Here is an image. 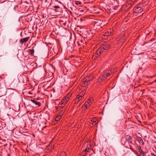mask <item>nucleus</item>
<instances>
[{"mask_svg":"<svg viewBox=\"0 0 156 156\" xmlns=\"http://www.w3.org/2000/svg\"><path fill=\"white\" fill-rule=\"evenodd\" d=\"M82 98L80 96H79L77 95L76 97V98L75 100L74 104H77L82 99Z\"/></svg>","mask_w":156,"mask_h":156,"instance_id":"f8f14e48","label":"nucleus"},{"mask_svg":"<svg viewBox=\"0 0 156 156\" xmlns=\"http://www.w3.org/2000/svg\"><path fill=\"white\" fill-rule=\"evenodd\" d=\"M68 100H67L65 97L63 98L62 100L61 101V102H62V105L63 106H65L66 103H67Z\"/></svg>","mask_w":156,"mask_h":156,"instance_id":"aec40b11","label":"nucleus"},{"mask_svg":"<svg viewBox=\"0 0 156 156\" xmlns=\"http://www.w3.org/2000/svg\"><path fill=\"white\" fill-rule=\"evenodd\" d=\"M138 151L140 154V155H141L142 153H144V152L143 151L141 148V147L140 146L139 147V148L138 149Z\"/></svg>","mask_w":156,"mask_h":156,"instance_id":"cd10ccee","label":"nucleus"},{"mask_svg":"<svg viewBox=\"0 0 156 156\" xmlns=\"http://www.w3.org/2000/svg\"><path fill=\"white\" fill-rule=\"evenodd\" d=\"M151 41L152 40H150L149 41Z\"/></svg>","mask_w":156,"mask_h":156,"instance_id":"864d4df0","label":"nucleus"},{"mask_svg":"<svg viewBox=\"0 0 156 156\" xmlns=\"http://www.w3.org/2000/svg\"><path fill=\"white\" fill-rule=\"evenodd\" d=\"M134 9H139V10H141V9H143V8L141 6H139L137 5V6H136L134 7Z\"/></svg>","mask_w":156,"mask_h":156,"instance_id":"c756f323","label":"nucleus"},{"mask_svg":"<svg viewBox=\"0 0 156 156\" xmlns=\"http://www.w3.org/2000/svg\"><path fill=\"white\" fill-rule=\"evenodd\" d=\"M88 101L91 104H92L93 102V99L92 98H89V100Z\"/></svg>","mask_w":156,"mask_h":156,"instance_id":"2f4dec72","label":"nucleus"},{"mask_svg":"<svg viewBox=\"0 0 156 156\" xmlns=\"http://www.w3.org/2000/svg\"><path fill=\"white\" fill-rule=\"evenodd\" d=\"M29 38V37L24 38H23L21 39L20 40V42L21 43L23 44V43L26 42L28 41Z\"/></svg>","mask_w":156,"mask_h":156,"instance_id":"2eb2a0df","label":"nucleus"},{"mask_svg":"<svg viewBox=\"0 0 156 156\" xmlns=\"http://www.w3.org/2000/svg\"><path fill=\"white\" fill-rule=\"evenodd\" d=\"M63 12L62 10H51L50 14L52 16H58L60 15H63Z\"/></svg>","mask_w":156,"mask_h":156,"instance_id":"f257e3e1","label":"nucleus"},{"mask_svg":"<svg viewBox=\"0 0 156 156\" xmlns=\"http://www.w3.org/2000/svg\"><path fill=\"white\" fill-rule=\"evenodd\" d=\"M87 150L89 151V150H90V149L89 148V147H88V146H87V147L86 148Z\"/></svg>","mask_w":156,"mask_h":156,"instance_id":"a19ab883","label":"nucleus"},{"mask_svg":"<svg viewBox=\"0 0 156 156\" xmlns=\"http://www.w3.org/2000/svg\"><path fill=\"white\" fill-rule=\"evenodd\" d=\"M12 7H14V9H16V7H17V8H18V5H16V6H14V5H12Z\"/></svg>","mask_w":156,"mask_h":156,"instance_id":"4c0bfd02","label":"nucleus"},{"mask_svg":"<svg viewBox=\"0 0 156 156\" xmlns=\"http://www.w3.org/2000/svg\"><path fill=\"white\" fill-rule=\"evenodd\" d=\"M140 156H145V155L144 152V153H142L141 155H140Z\"/></svg>","mask_w":156,"mask_h":156,"instance_id":"a18cd8bd","label":"nucleus"},{"mask_svg":"<svg viewBox=\"0 0 156 156\" xmlns=\"http://www.w3.org/2000/svg\"><path fill=\"white\" fill-rule=\"evenodd\" d=\"M95 13H96L95 14L97 15L99 13V12H95Z\"/></svg>","mask_w":156,"mask_h":156,"instance_id":"de8ad7c7","label":"nucleus"},{"mask_svg":"<svg viewBox=\"0 0 156 156\" xmlns=\"http://www.w3.org/2000/svg\"><path fill=\"white\" fill-rule=\"evenodd\" d=\"M71 96V94H68L66 97H65L67 100L68 101L69 98Z\"/></svg>","mask_w":156,"mask_h":156,"instance_id":"c85d7f7f","label":"nucleus"},{"mask_svg":"<svg viewBox=\"0 0 156 156\" xmlns=\"http://www.w3.org/2000/svg\"><path fill=\"white\" fill-rule=\"evenodd\" d=\"M55 108L57 110H58L59 109L61 108L59 107V106H58V107L56 106Z\"/></svg>","mask_w":156,"mask_h":156,"instance_id":"79ce46f5","label":"nucleus"},{"mask_svg":"<svg viewBox=\"0 0 156 156\" xmlns=\"http://www.w3.org/2000/svg\"><path fill=\"white\" fill-rule=\"evenodd\" d=\"M76 4L77 5H81V3L80 2L76 1Z\"/></svg>","mask_w":156,"mask_h":156,"instance_id":"f704fd0d","label":"nucleus"},{"mask_svg":"<svg viewBox=\"0 0 156 156\" xmlns=\"http://www.w3.org/2000/svg\"><path fill=\"white\" fill-rule=\"evenodd\" d=\"M84 39H78V43L79 45H83L84 44Z\"/></svg>","mask_w":156,"mask_h":156,"instance_id":"6ab92c4d","label":"nucleus"},{"mask_svg":"<svg viewBox=\"0 0 156 156\" xmlns=\"http://www.w3.org/2000/svg\"><path fill=\"white\" fill-rule=\"evenodd\" d=\"M59 156H62V155H60Z\"/></svg>","mask_w":156,"mask_h":156,"instance_id":"bf43d9fd","label":"nucleus"},{"mask_svg":"<svg viewBox=\"0 0 156 156\" xmlns=\"http://www.w3.org/2000/svg\"><path fill=\"white\" fill-rule=\"evenodd\" d=\"M95 13H96L95 14L97 15L99 13V12H95Z\"/></svg>","mask_w":156,"mask_h":156,"instance_id":"09e8293b","label":"nucleus"},{"mask_svg":"<svg viewBox=\"0 0 156 156\" xmlns=\"http://www.w3.org/2000/svg\"><path fill=\"white\" fill-rule=\"evenodd\" d=\"M103 51L105 50H108L110 48V46L108 44H105L101 45L100 47Z\"/></svg>","mask_w":156,"mask_h":156,"instance_id":"39448f33","label":"nucleus"},{"mask_svg":"<svg viewBox=\"0 0 156 156\" xmlns=\"http://www.w3.org/2000/svg\"><path fill=\"white\" fill-rule=\"evenodd\" d=\"M64 154H65V152H64Z\"/></svg>","mask_w":156,"mask_h":156,"instance_id":"6e6d98bb","label":"nucleus"},{"mask_svg":"<svg viewBox=\"0 0 156 156\" xmlns=\"http://www.w3.org/2000/svg\"><path fill=\"white\" fill-rule=\"evenodd\" d=\"M133 12L134 15H136L138 16V17L142 15V14H141L142 11L141 10H135V11H133Z\"/></svg>","mask_w":156,"mask_h":156,"instance_id":"1a4fd4ad","label":"nucleus"},{"mask_svg":"<svg viewBox=\"0 0 156 156\" xmlns=\"http://www.w3.org/2000/svg\"><path fill=\"white\" fill-rule=\"evenodd\" d=\"M83 151H84L85 152V153H86L89 152L86 149L85 150H84Z\"/></svg>","mask_w":156,"mask_h":156,"instance_id":"37998d69","label":"nucleus"},{"mask_svg":"<svg viewBox=\"0 0 156 156\" xmlns=\"http://www.w3.org/2000/svg\"><path fill=\"white\" fill-rule=\"evenodd\" d=\"M94 22V26L96 27L101 26V25L102 24L100 20H96Z\"/></svg>","mask_w":156,"mask_h":156,"instance_id":"9b49d317","label":"nucleus"},{"mask_svg":"<svg viewBox=\"0 0 156 156\" xmlns=\"http://www.w3.org/2000/svg\"><path fill=\"white\" fill-rule=\"evenodd\" d=\"M54 7L55 8H57V9H58V8H59V7L58 6V5H57V6H54Z\"/></svg>","mask_w":156,"mask_h":156,"instance_id":"ea45409f","label":"nucleus"},{"mask_svg":"<svg viewBox=\"0 0 156 156\" xmlns=\"http://www.w3.org/2000/svg\"><path fill=\"white\" fill-rule=\"evenodd\" d=\"M7 145V144L6 143L4 144V145H2L3 147H5Z\"/></svg>","mask_w":156,"mask_h":156,"instance_id":"49530a36","label":"nucleus"},{"mask_svg":"<svg viewBox=\"0 0 156 156\" xmlns=\"http://www.w3.org/2000/svg\"><path fill=\"white\" fill-rule=\"evenodd\" d=\"M114 9V10H116V9H115V8Z\"/></svg>","mask_w":156,"mask_h":156,"instance_id":"5fc2aeb1","label":"nucleus"},{"mask_svg":"<svg viewBox=\"0 0 156 156\" xmlns=\"http://www.w3.org/2000/svg\"><path fill=\"white\" fill-rule=\"evenodd\" d=\"M58 106H59V107L61 108H62L64 106L62 105L61 102L59 103Z\"/></svg>","mask_w":156,"mask_h":156,"instance_id":"7c9ffc66","label":"nucleus"},{"mask_svg":"<svg viewBox=\"0 0 156 156\" xmlns=\"http://www.w3.org/2000/svg\"><path fill=\"white\" fill-rule=\"evenodd\" d=\"M154 82H156V80H154V81H153V82H152V83H151V84H152V83H153Z\"/></svg>","mask_w":156,"mask_h":156,"instance_id":"3c124183","label":"nucleus"},{"mask_svg":"<svg viewBox=\"0 0 156 156\" xmlns=\"http://www.w3.org/2000/svg\"><path fill=\"white\" fill-rule=\"evenodd\" d=\"M68 11L73 15V16L78 17L82 15V13L84 12V10H72L73 12H71L70 10Z\"/></svg>","mask_w":156,"mask_h":156,"instance_id":"f03ea898","label":"nucleus"},{"mask_svg":"<svg viewBox=\"0 0 156 156\" xmlns=\"http://www.w3.org/2000/svg\"><path fill=\"white\" fill-rule=\"evenodd\" d=\"M114 69L106 70L104 73V75L107 78V76L112 75L114 73Z\"/></svg>","mask_w":156,"mask_h":156,"instance_id":"7ed1b4c3","label":"nucleus"},{"mask_svg":"<svg viewBox=\"0 0 156 156\" xmlns=\"http://www.w3.org/2000/svg\"><path fill=\"white\" fill-rule=\"evenodd\" d=\"M42 133L45 134H48L49 132V129L47 128V126H45L43 127L42 129Z\"/></svg>","mask_w":156,"mask_h":156,"instance_id":"0eeeda50","label":"nucleus"},{"mask_svg":"<svg viewBox=\"0 0 156 156\" xmlns=\"http://www.w3.org/2000/svg\"><path fill=\"white\" fill-rule=\"evenodd\" d=\"M87 154L84 152V151H83L81 153L80 155H83L84 154Z\"/></svg>","mask_w":156,"mask_h":156,"instance_id":"c9c22d12","label":"nucleus"},{"mask_svg":"<svg viewBox=\"0 0 156 156\" xmlns=\"http://www.w3.org/2000/svg\"><path fill=\"white\" fill-rule=\"evenodd\" d=\"M30 101L33 103L34 104L36 105H37L38 107L40 106L41 105V103L40 102H37L35 100L31 99Z\"/></svg>","mask_w":156,"mask_h":156,"instance_id":"f3484780","label":"nucleus"},{"mask_svg":"<svg viewBox=\"0 0 156 156\" xmlns=\"http://www.w3.org/2000/svg\"><path fill=\"white\" fill-rule=\"evenodd\" d=\"M137 140L139 143V144L141 145H143L144 143L142 139L140 137H137Z\"/></svg>","mask_w":156,"mask_h":156,"instance_id":"ddd939ff","label":"nucleus"},{"mask_svg":"<svg viewBox=\"0 0 156 156\" xmlns=\"http://www.w3.org/2000/svg\"><path fill=\"white\" fill-rule=\"evenodd\" d=\"M91 104L88 101H87L84 104V106L87 108H88L90 107Z\"/></svg>","mask_w":156,"mask_h":156,"instance_id":"a211bd4d","label":"nucleus"},{"mask_svg":"<svg viewBox=\"0 0 156 156\" xmlns=\"http://www.w3.org/2000/svg\"><path fill=\"white\" fill-rule=\"evenodd\" d=\"M28 52L31 55H33L34 52V50L33 49H29L28 50Z\"/></svg>","mask_w":156,"mask_h":156,"instance_id":"b1692460","label":"nucleus"},{"mask_svg":"<svg viewBox=\"0 0 156 156\" xmlns=\"http://www.w3.org/2000/svg\"><path fill=\"white\" fill-rule=\"evenodd\" d=\"M29 14H27L26 13H25V14L23 15L24 16H28Z\"/></svg>","mask_w":156,"mask_h":156,"instance_id":"58836bf2","label":"nucleus"},{"mask_svg":"<svg viewBox=\"0 0 156 156\" xmlns=\"http://www.w3.org/2000/svg\"><path fill=\"white\" fill-rule=\"evenodd\" d=\"M64 112L62 110L60 111L58 113V116H60L61 117H62V115L64 114Z\"/></svg>","mask_w":156,"mask_h":156,"instance_id":"bb28decb","label":"nucleus"},{"mask_svg":"<svg viewBox=\"0 0 156 156\" xmlns=\"http://www.w3.org/2000/svg\"><path fill=\"white\" fill-rule=\"evenodd\" d=\"M65 14H66V15L67 16H69V14L68 13V12H67V10H64V15H65Z\"/></svg>","mask_w":156,"mask_h":156,"instance_id":"473e14b6","label":"nucleus"},{"mask_svg":"<svg viewBox=\"0 0 156 156\" xmlns=\"http://www.w3.org/2000/svg\"><path fill=\"white\" fill-rule=\"evenodd\" d=\"M125 138L129 143L130 144L132 143L133 140L130 136L129 135H127L125 136Z\"/></svg>","mask_w":156,"mask_h":156,"instance_id":"9d476101","label":"nucleus"},{"mask_svg":"<svg viewBox=\"0 0 156 156\" xmlns=\"http://www.w3.org/2000/svg\"><path fill=\"white\" fill-rule=\"evenodd\" d=\"M59 22L61 25H63L65 26H66V22H65L63 21H62V20H59Z\"/></svg>","mask_w":156,"mask_h":156,"instance_id":"a878e982","label":"nucleus"},{"mask_svg":"<svg viewBox=\"0 0 156 156\" xmlns=\"http://www.w3.org/2000/svg\"><path fill=\"white\" fill-rule=\"evenodd\" d=\"M33 123H36L37 124L38 123V119L36 118V119H34L32 120Z\"/></svg>","mask_w":156,"mask_h":156,"instance_id":"5701e85b","label":"nucleus"},{"mask_svg":"<svg viewBox=\"0 0 156 156\" xmlns=\"http://www.w3.org/2000/svg\"><path fill=\"white\" fill-rule=\"evenodd\" d=\"M86 93V91L85 90H82L80 92L78 95L80 96L81 97H82Z\"/></svg>","mask_w":156,"mask_h":156,"instance_id":"412c9836","label":"nucleus"},{"mask_svg":"<svg viewBox=\"0 0 156 156\" xmlns=\"http://www.w3.org/2000/svg\"><path fill=\"white\" fill-rule=\"evenodd\" d=\"M90 10H87V11H86L85 12H90V14L89 15V16H95V14L96 13L95 12H96V10H92V12H90Z\"/></svg>","mask_w":156,"mask_h":156,"instance_id":"dca6fc26","label":"nucleus"},{"mask_svg":"<svg viewBox=\"0 0 156 156\" xmlns=\"http://www.w3.org/2000/svg\"><path fill=\"white\" fill-rule=\"evenodd\" d=\"M153 150L155 152L156 154V147H155L153 149Z\"/></svg>","mask_w":156,"mask_h":156,"instance_id":"c03bdc74","label":"nucleus"},{"mask_svg":"<svg viewBox=\"0 0 156 156\" xmlns=\"http://www.w3.org/2000/svg\"><path fill=\"white\" fill-rule=\"evenodd\" d=\"M106 78L105 76L104 75V73H103V75L100 76L98 80V83H100L102 80H104Z\"/></svg>","mask_w":156,"mask_h":156,"instance_id":"4468645a","label":"nucleus"},{"mask_svg":"<svg viewBox=\"0 0 156 156\" xmlns=\"http://www.w3.org/2000/svg\"><path fill=\"white\" fill-rule=\"evenodd\" d=\"M91 122L92 123L90 122V124H91L92 125H94H94L97 124V122L98 121L97 119L95 118H93L91 119Z\"/></svg>","mask_w":156,"mask_h":156,"instance_id":"4be33fe9","label":"nucleus"},{"mask_svg":"<svg viewBox=\"0 0 156 156\" xmlns=\"http://www.w3.org/2000/svg\"><path fill=\"white\" fill-rule=\"evenodd\" d=\"M94 76L93 75L91 74L88 76H87L84 80V83L87 85L88 83L90 81H91L93 78Z\"/></svg>","mask_w":156,"mask_h":156,"instance_id":"20e7f679","label":"nucleus"},{"mask_svg":"<svg viewBox=\"0 0 156 156\" xmlns=\"http://www.w3.org/2000/svg\"><path fill=\"white\" fill-rule=\"evenodd\" d=\"M61 117L60 116H58V115H57L55 117V120L56 121H58L60 120L61 119Z\"/></svg>","mask_w":156,"mask_h":156,"instance_id":"393cba45","label":"nucleus"},{"mask_svg":"<svg viewBox=\"0 0 156 156\" xmlns=\"http://www.w3.org/2000/svg\"><path fill=\"white\" fill-rule=\"evenodd\" d=\"M155 156H156V155H155Z\"/></svg>","mask_w":156,"mask_h":156,"instance_id":"052dcab7","label":"nucleus"},{"mask_svg":"<svg viewBox=\"0 0 156 156\" xmlns=\"http://www.w3.org/2000/svg\"><path fill=\"white\" fill-rule=\"evenodd\" d=\"M131 146L130 145H129V146L128 147H126L130 148L131 150L132 151L133 150V148H131Z\"/></svg>","mask_w":156,"mask_h":156,"instance_id":"e433bc0d","label":"nucleus"},{"mask_svg":"<svg viewBox=\"0 0 156 156\" xmlns=\"http://www.w3.org/2000/svg\"><path fill=\"white\" fill-rule=\"evenodd\" d=\"M113 34V30L110 29H109L105 33L104 35L105 36H108L111 35Z\"/></svg>","mask_w":156,"mask_h":156,"instance_id":"6e6552de","label":"nucleus"},{"mask_svg":"<svg viewBox=\"0 0 156 156\" xmlns=\"http://www.w3.org/2000/svg\"><path fill=\"white\" fill-rule=\"evenodd\" d=\"M108 12H109V13L110 14V13L111 12H110V10H108Z\"/></svg>","mask_w":156,"mask_h":156,"instance_id":"603ef678","label":"nucleus"},{"mask_svg":"<svg viewBox=\"0 0 156 156\" xmlns=\"http://www.w3.org/2000/svg\"><path fill=\"white\" fill-rule=\"evenodd\" d=\"M89 145V147H90V145Z\"/></svg>","mask_w":156,"mask_h":156,"instance_id":"13d9d810","label":"nucleus"},{"mask_svg":"<svg viewBox=\"0 0 156 156\" xmlns=\"http://www.w3.org/2000/svg\"><path fill=\"white\" fill-rule=\"evenodd\" d=\"M28 10H27V12H28Z\"/></svg>","mask_w":156,"mask_h":156,"instance_id":"4d7b16f0","label":"nucleus"},{"mask_svg":"<svg viewBox=\"0 0 156 156\" xmlns=\"http://www.w3.org/2000/svg\"><path fill=\"white\" fill-rule=\"evenodd\" d=\"M29 7H30V8H29V9H27V8L26 9H27V10H29L30 9H34L32 7V6L31 5H30V6H29Z\"/></svg>","mask_w":156,"mask_h":156,"instance_id":"72a5a7b5","label":"nucleus"},{"mask_svg":"<svg viewBox=\"0 0 156 156\" xmlns=\"http://www.w3.org/2000/svg\"><path fill=\"white\" fill-rule=\"evenodd\" d=\"M57 28H60V26L58 25H57Z\"/></svg>","mask_w":156,"mask_h":156,"instance_id":"8fccbe9b","label":"nucleus"},{"mask_svg":"<svg viewBox=\"0 0 156 156\" xmlns=\"http://www.w3.org/2000/svg\"><path fill=\"white\" fill-rule=\"evenodd\" d=\"M103 50H102L101 48L100 47L96 51L94 55L93 56H95L96 57H98L100 56Z\"/></svg>","mask_w":156,"mask_h":156,"instance_id":"423d86ee","label":"nucleus"}]
</instances>
